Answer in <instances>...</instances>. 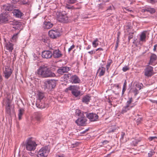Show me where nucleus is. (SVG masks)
Masks as SVG:
<instances>
[{
  "mask_svg": "<svg viewBox=\"0 0 157 157\" xmlns=\"http://www.w3.org/2000/svg\"><path fill=\"white\" fill-rule=\"evenodd\" d=\"M24 113V109H20L18 110V119L21 120L22 119V117Z\"/></svg>",
  "mask_w": 157,
  "mask_h": 157,
  "instance_id": "nucleus-36",
  "label": "nucleus"
},
{
  "mask_svg": "<svg viewBox=\"0 0 157 157\" xmlns=\"http://www.w3.org/2000/svg\"><path fill=\"white\" fill-rule=\"evenodd\" d=\"M13 13L16 17L20 18H23L24 14L19 9H14Z\"/></svg>",
  "mask_w": 157,
  "mask_h": 157,
  "instance_id": "nucleus-15",
  "label": "nucleus"
},
{
  "mask_svg": "<svg viewBox=\"0 0 157 157\" xmlns=\"http://www.w3.org/2000/svg\"><path fill=\"white\" fill-rule=\"evenodd\" d=\"M6 107L10 108V103L9 101L7 102Z\"/></svg>",
  "mask_w": 157,
  "mask_h": 157,
  "instance_id": "nucleus-61",
  "label": "nucleus"
},
{
  "mask_svg": "<svg viewBox=\"0 0 157 157\" xmlns=\"http://www.w3.org/2000/svg\"><path fill=\"white\" fill-rule=\"evenodd\" d=\"M41 41L44 43H48L49 42V39L47 37L44 38L42 39Z\"/></svg>",
  "mask_w": 157,
  "mask_h": 157,
  "instance_id": "nucleus-46",
  "label": "nucleus"
},
{
  "mask_svg": "<svg viewBox=\"0 0 157 157\" xmlns=\"http://www.w3.org/2000/svg\"><path fill=\"white\" fill-rule=\"evenodd\" d=\"M20 32V31H19L17 33H15L13 34L11 39L10 40V41L12 42H16L17 38H18V35Z\"/></svg>",
  "mask_w": 157,
  "mask_h": 157,
  "instance_id": "nucleus-30",
  "label": "nucleus"
},
{
  "mask_svg": "<svg viewBox=\"0 0 157 157\" xmlns=\"http://www.w3.org/2000/svg\"><path fill=\"white\" fill-rule=\"evenodd\" d=\"M86 117L89 119L90 122L97 121L98 118V115L93 113H87Z\"/></svg>",
  "mask_w": 157,
  "mask_h": 157,
  "instance_id": "nucleus-8",
  "label": "nucleus"
},
{
  "mask_svg": "<svg viewBox=\"0 0 157 157\" xmlns=\"http://www.w3.org/2000/svg\"><path fill=\"white\" fill-rule=\"evenodd\" d=\"M135 32H131L128 33V34H126L125 35L128 36V43H129L130 40L131 39L133 38L134 36V33Z\"/></svg>",
  "mask_w": 157,
  "mask_h": 157,
  "instance_id": "nucleus-29",
  "label": "nucleus"
},
{
  "mask_svg": "<svg viewBox=\"0 0 157 157\" xmlns=\"http://www.w3.org/2000/svg\"><path fill=\"white\" fill-rule=\"evenodd\" d=\"M146 38V32H142L140 36V40L141 41H144Z\"/></svg>",
  "mask_w": 157,
  "mask_h": 157,
  "instance_id": "nucleus-35",
  "label": "nucleus"
},
{
  "mask_svg": "<svg viewBox=\"0 0 157 157\" xmlns=\"http://www.w3.org/2000/svg\"><path fill=\"white\" fill-rule=\"evenodd\" d=\"M70 70V68L68 67H59L57 70V73L59 74L62 75L64 73L67 72Z\"/></svg>",
  "mask_w": 157,
  "mask_h": 157,
  "instance_id": "nucleus-14",
  "label": "nucleus"
},
{
  "mask_svg": "<svg viewBox=\"0 0 157 157\" xmlns=\"http://www.w3.org/2000/svg\"><path fill=\"white\" fill-rule=\"evenodd\" d=\"M8 15L6 12H4L0 14V24L6 23L9 22Z\"/></svg>",
  "mask_w": 157,
  "mask_h": 157,
  "instance_id": "nucleus-12",
  "label": "nucleus"
},
{
  "mask_svg": "<svg viewBox=\"0 0 157 157\" xmlns=\"http://www.w3.org/2000/svg\"><path fill=\"white\" fill-rule=\"evenodd\" d=\"M112 61L111 59H109L107 62V64L106 65V70L107 71L110 65L112 63Z\"/></svg>",
  "mask_w": 157,
  "mask_h": 157,
  "instance_id": "nucleus-41",
  "label": "nucleus"
},
{
  "mask_svg": "<svg viewBox=\"0 0 157 157\" xmlns=\"http://www.w3.org/2000/svg\"><path fill=\"white\" fill-rule=\"evenodd\" d=\"M77 0H67V2L68 4H73L76 3L77 2Z\"/></svg>",
  "mask_w": 157,
  "mask_h": 157,
  "instance_id": "nucleus-45",
  "label": "nucleus"
},
{
  "mask_svg": "<svg viewBox=\"0 0 157 157\" xmlns=\"http://www.w3.org/2000/svg\"><path fill=\"white\" fill-rule=\"evenodd\" d=\"M154 74L153 68L152 66L148 65L144 70V75L146 77H150Z\"/></svg>",
  "mask_w": 157,
  "mask_h": 157,
  "instance_id": "nucleus-6",
  "label": "nucleus"
},
{
  "mask_svg": "<svg viewBox=\"0 0 157 157\" xmlns=\"http://www.w3.org/2000/svg\"><path fill=\"white\" fill-rule=\"evenodd\" d=\"M37 146L34 141L32 140V137L29 138L26 140L25 148L26 150L29 151H33L36 148Z\"/></svg>",
  "mask_w": 157,
  "mask_h": 157,
  "instance_id": "nucleus-3",
  "label": "nucleus"
},
{
  "mask_svg": "<svg viewBox=\"0 0 157 157\" xmlns=\"http://www.w3.org/2000/svg\"><path fill=\"white\" fill-rule=\"evenodd\" d=\"M80 82V80L78 77L76 75H72L71 79L70 82L72 83H79Z\"/></svg>",
  "mask_w": 157,
  "mask_h": 157,
  "instance_id": "nucleus-19",
  "label": "nucleus"
},
{
  "mask_svg": "<svg viewBox=\"0 0 157 157\" xmlns=\"http://www.w3.org/2000/svg\"><path fill=\"white\" fill-rule=\"evenodd\" d=\"M107 9L106 11L107 12L109 13H110L112 12V10L114 9V7L113 6L112 4H109V5L107 7Z\"/></svg>",
  "mask_w": 157,
  "mask_h": 157,
  "instance_id": "nucleus-31",
  "label": "nucleus"
},
{
  "mask_svg": "<svg viewBox=\"0 0 157 157\" xmlns=\"http://www.w3.org/2000/svg\"><path fill=\"white\" fill-rule=\"evenodd\" d=\"M124 10L126 11L129 12H130V13H132V12H133V11H132V10H130L127 8H125Z\"/></svg>",
  "mask_w": 157,
  "mask_h": 157,
  "instance_id": "nucleus-58",
  "label": "nucleus"
},
{
  "mask_svg": "<svg viewBox=\"0 0 157 157\" xmlns=\"http://www.w3.org/2000/svg\"><path fill=\"white\" fill-rule=\"evenodd\" d=\"M129 68L127 66H125L122 68V70L124 72H126V71L129 70Z\"/></svg>",
  "mask_w": 157,
  "mask_h": 157,
  "instance_id": "nucleus-51",
  "label": "nucleus"
},
{
  "mask_svg": "<svg viewBox=\"0 0 157 157\" xmlns=\"http://www.w3.org/2000/svg\"><path fill=\"white\" fill-rule=\"evenodd\" d=\"M147 12H149L151 14H153L155 13V10L153 8H151L150 6H147Z\"/></svg>",
  "mask_w": 157,
  "mask_h": 157,
  "instance_id": "nucleus-37",
  "label": "nucleus"
},
{
  "mask_svg": "<svg viewBox=\"0 0 157 157\" xmlns=\"http://www.w3.org/2000/svg\"><path fill=\"white\" fill-rule=\"evenodd\" d=\"M147 7H145L144 8L142 9V11L143 12H147Z\"/></svg>",
  "mask_w": 157,
  "mask_h": 157,
  "instance_id": "nucleus-63",
  "label": "nucleus"
},
{
  "mask_svg": "<svg viewBox=\"0 0 157 157\" xmlns=\"http://www.w3.org/2000/svg\"><path fill=\"white\" fill-rule=\"evenodd\" d=\"M87 119L85 117H78L75 122L79 126H84L86 125Z\"/></svg>",
  "mask_w": 157,
  "mask_h": 157,
  "instance_id": "nucleus-7",
  "label": "nucleus"
},
{
  "mask_svg": "<svg viewBox=\"0 0 157 157\" xmlns=\"http://www.w3.org/2000/svg\"><path fill=\"white\" fill-rule=\"evenodd\" d=\"M74 86V85H73V86L71 85V86H70L69 87L66 88L65 89V92H67L69 90L72 91V89H73Z\"/></svg>",
  "mask_w": 157,
  "mask_h": 157,
  "instance_id": "nucleus-44",
  "label": "nucleus"
},
{
  "mask_svg": "<svg viewBox=\"0 0 157 157\" xmlns=\"http://www.w3.org/2000/svg\"><path fill=\"white\" fill-rule=\"evenodd\" d=\"M49 36L53 39H55L61 36L60 33L58 29H51L48 32Z\"/></svg>",
  "mask_w": 157,
  "mask_h": 157,
  "instance_id": "nucleus-5",
  "label": "nucleus"
},
{
  "mask_svg": "<svg viewBox=\"0 0 157 157\" xmlns=\"http://www.w3.org/2000/svg\"><path fill=\"white\" fill-rule=\"evenodd\" d=\"M12 71L11 68H5L4 71V76L6 78L8 79L11 76Z\"/></svg>",
  "mask_w": 157,
  "mask_h": 157,
  "instance_id": "nucleus-20",
  "label": "nucleus"
},
{
  "mask_svg": "<svg viewBox=\"0 0 157 157\" xmlns=\"http://www.w3.org/2000/svg\"><path fill=\"white\" fill-rule=\"evenodd\" d=\"M1 8L2 11H5L6 12L12 11L13 9V6L9 4L3 5L1 6Z\"/></svg>",
  "mask_w": 157,
  "mask_h": 157,
  "instance_id": "nucleus-17",
  "label": "nucleus"
},
{
  "mask_svg": "<svg viewBox=\"0 0 157 157\" xmlns=\"http://www.w3.org/2000/svg\"><path fill=\"white\" fill-rule=\"evenodd\" d=\"M88 53L90 55H92L93 54H95V50H92L88 52Z\"/></svg>",
  "mask_w": 157,
  "mask_h": 157,
  "instance_id": "nucleus-56",
  "label": "nucleus"
},
{
  "mask_svg": "<svg viewBox=\"0 0 157 157\" xmlns=\"http://www.w3.org/2000/svg\"><path fill=\"white\" fill-rule=\"evenodd\" d=\"M99 42L98 40V38H96L94 40L92 43V44L93 47L94 48H95L97 47V46L98 45V43Z\"/></svg>",
  "mask_w": 157,
  "mask_h": 157,
  "instance_id": "nucleus-38",
  "label": "nucleus"
},
{
  "mask_svg": "<svg viewBox=\"0 0 157 157\" xmlns=\"http://www.w3.org/2000/svg\"><path fill=\"white\" fill-rule=\"evenodd\" d=\"M91 100V97L86 95L83 96L82 98V102L86 104H88Z\"/></svg>",
  "mask_w": 157,
  "mask_h": 157,
  "instance_id": "nucleus-22",
  "label": "nucleus"
},
{
  "mask_svg": "<svg viewBox=\"0 0 157 157\" xmlns=\"http://www.w3.org/2000/svg\"><path fill=\"white\" fill-rule=\"evenodd\" d=\"M127 82L125 80L124 81V84H123V87L122 92V95H123L124 94V92H125V90H126V87H127Z\"/></svg>",
  "mask_w": 157,
  "mask_h": 157,
  "instance_id": "nucleus-40",
  "label": "nucleus"
},
{
  "mask_svg": "<svg viewBox=\"0 0 157 157\" xmlns=\"http://www.w3.org/2000/svg\"><path fill=\"white\" fill-rule=\"evenodd\" d=\"M51 50L52 51V56L54 58H58L61 57L63 54L58 48L54 49L51 48Z\"/></svg>",
  "mask_w": 157,
  "mask_h": 157,
  "instance_id": "nucleus-9",
  "label": "nucleus"
},
{
  "mask_svg": "<svg viewBox=\"0 0 157 157\" xmlns=\"http://www.w3.org/2000/svg\"><path fill=\"white\" fill-rule=\"evenodd\" d=\"M57 80L54 79L48 80L45 81L43 82V86L45 89L51 90L54 88L56 86Z\"/></svg>",
  "mask_w": 157,
  "mask_h": 157,
  "instance_id": "nucleus-2",
  "label": "nucleus"
},
{
  "mask_svg": "<svg viewBox=\"0 0 157 157\" xmlns=\"http://www.w3.org/2000/svg\"><path fill=\"white\" fill-rule=\"evenodd\" d=\"M65 7L68 9H75L73 6H71L68 4H66Z\"/></svg>",
  "mask_w": 157,
  "mask_h": 157,
  "instance_id": "nucleus-47",
  "label": "nucleus"
},
{
  "mask_svg": "<svg viewBox=\"0 0 157 157\" xmlns=\"http://www.w3.org/2000/svg\"><path fill=\"white\" fill-rule=\"evenodd\" d=\"M22 4L23 5H25L28 4V1H26L25 0H23V1H22Z\"/></svg>",
  "mask_w": 157,
  "mask_h": 157,
  "instance_id": "nucleus-60",
  "label": "nucleus"
},
{
  "mask_svg": "<svg viewBox=\"0 0 157 157\" xmlns=\"http://www.w3.org/2000/svg\"><path fill=\"white\" fill-rule=\"evenodd\" d=\"M155 153V152L152 150H151L149 153H148V157H151L152 155H154V154Z\"/></svg>",
  "mask_w": 157,
  "mask_h": 157,
  "instance_id": "nucleus-48",
  "label": "nucleus"
},
{
  "mask_svg": "<svg viewBox=\"0 0 157 157\" xmlns=\"http://www.w3.org/2000/svg\"><path fill=\"white\" fill-rule=\"evenodd\" d=\"M148 2L151 4H154L157 2V0H148Z\"/></svg>",
  "mask_w": 157,
  "mask_h": 157,
  "instance_id": "nucleus-57",
  "label": "nucleus"
},
{
  "mask_svg": "<svg viewBox=\"0 0 157 157\" xmlns=\"http://www.w3.org/2000/svg\"><path fill=\"white\" fill-rule=\"evenodd\" d=\"M13 45L12 43L9 42L7 43L6 45V48L10 52H12L13 49Z\"/></svg>",
  "mask_w": 157,
  "mask_h": 157,
  "instance_id": "nucleus-27",
  "label": "nucleus"
},
{
  "mask_svg": "<svg viewBox=\"0 0 157 157\" xmlns=\"http://www.w3.org/2000/svg\"><path fill=\"white\" fill-rule=\"evenodd\" d=\"M38 99L37 101H44L46 99L44 93L39 92L38 94Z\"/></svg>",
  "mask_w": 157,
  "mask_h": 157,
  "instance_id": "nucleus-26",
  "label": "nucleus"
},
{
  "mask_svg": "<svg viewBox=\"0 0 157 157\" xmlns=\"http://www.w3.org/2000/svg\"><path fill=\"white\" fill-rule=\"evenodd\" d=\"M133 101V99L132 97L129 98L128 100L127 101L126 103V105L131 108H133V106H130V105L132 104Z\"/></svg>",
  "mask_w": 157,
  "mask_h": 157,
  "instance_id": "nucleus-34",
  "label": "nucleus"
},
{
  "mask_svg": "<svg viewBox=\"0 0 157 157\" xmlns=\"http://www.w3.org/2000/svg\"><path fill=\"white\" fill-rule=\"evenodd\" d=\"M6 110L7 113L10 115L11 114L10 108L6 107Z\"/></svg>",
  "mask_w": 157,
  "mask_h": 157,
  "instance_id": "nucleus-50",
  "label": "nucleus"
},
{
  "mask_svg": "<svg viewBox=\"0 0 157 157\" xmlns=\"http://www.w3.org/2000/svg\"><path fill=\"white\" fill-rule=\"evenodd\" d=\"M71 76L72 75L71 74H65L61 77V78L63 79L64 81L66 82H67L68 81L70 82Z\"/></svg>",
  "mask_w": 157,
  "mask_h": 157,
  "instance_id": "nucleus-24",
  "label": "nucleus"
},
{
  "mask_svg": "<svg viewBox=\"0 0 157 157\" xmlns=\"http://www.w3.org/2000/svg\"><path fill=\"white\" fill-rule=\"evenodd\" d=\"M37 74L40 77L44 78H53L56 76L55 73L47 66L41 65L37 70Z\"/></svg>",
  "mask_w": 157,
  "mask_h": 157,
  "instance_id": "nucleus-1",
  "label": "nucleus"
},
{
  "mask_svg": "<svg viewBox=\"0 0 157 157\" xmlns=\"http://www.w3.org/2000/svg\"><path fill=\"white\" fill-rule=\"evenodd\" d=\"M79 86L76 85H74L73 89H72L71 94L75 97H79L82 95V94H81L80 91L79 90Z\"/></svg>",
  "mask_w": 157,
  "mask_h": 157,
  "instance_id": "nucleus-11",
  "label": "nucleus"
},
{
  "mask_svg": "<svg viewBox=\"0 0 157 157\" xmlns=\"http://www.w3.org/2000/svg\"><path fill=\"white\" fill-rule=\"evenodd\" d=\"M131 109V108L128 106H127V105H126L122 108L121 113L122 114H124L126 113L128 111L130 110Z\"/></svg>",
  "mask_w": 157,
  "mask_h": 157,
  "instance_id": "nucleus-32",
  "label": "nucleus"
},
{
  "mask_svg": "<svg viewBox=\"0 0 157 157\" xmlns=\"http://www.w3.org/2000/svg\"><path fill=\"white\" fill-rule=\"evenodd\" d=\"M36 105L38 108L42 109L48 107L47 104L44 102V101H37Z\"/></svg>",
  "mask_w": 157,
  "mask_h": 157,
  "instance_id": "nucleus-16",
  "label": "nucleus"
},
{
  "mask_svg": "<svg viewBox=\"0 0 157 157\" xmlns=\"http://www.w3.org/2000/svg\"><path fill=\"white\" fill-rule=\"evenodd\" d=\"M75 47V46L74 44H73L72 46H71V47L68 48V52H70L73 48H74Z\"/></svg>",
  "mask_w": 157,
  "mask_h": 157,
  "instance_id": "nucleus-54",
  "label": "nucleus"
},
{
  "mask_svg": "<svg viewBox=\"0 0 157 157\" xmlns=\"http://www.w3.org/2000/svg\"><path fill=\"white\" fill-rule=\"evenodd\" d=\"M34 117L36 121L40 122L42 118V115L41 112H36L34 113Z\"/></svg>",
  "mask_w": 157,
  "mask_h": 157,
  "instance_id": "nucleus-23",
  "label": "nucleus"
},
{
  "mask_svg": "<svg viewBox=\"0 0 157 157\" xmlns=\"http://www.w3.org/2000/svg\"><path fill=\"white\" fill-rule=\"evenodd\" d=\"M105 5L104 4V2H102L98 5V8L102 10L105 7Z\"/></svg>",
  "mask_w": 157,
  "mask_h": 157,
  "instance_id": "nucleus-43",
  "label": "nucleus"
},
{
  "mask_svg": "<svg viewBox=\"0 0 157 157\" xmlns=\"http://www.w3.org/2000/svg\"><path fill=\"white\" fill-rule=\"evenodd\" d=\"M138 144V142L136 140L134 141H132V142L131 143V144L134 146H136Z\"/></svg>",
  "mask_w": 157,
  "mask_h": 157,
  "instance_id": "nucleus-49",
  "label": "nucleus"
},
{
  "mask_svg": "<svg viewBox=\"0 0 157 157\" xmlns=\"http://www.w3.org/2000/svg\"><path fill=\"white\" fill-rule=\"evenodd\" d=\"M44 24L43 27L44 29H49L51 28L54 25L52 23L49 21H44Z\"/></svg>",
  "mask_w": 157,
  "mask_h": 157,
  "instance_id": "nucleus-25",
  "label": "nucleus"
},
{
  "mask_svg": "<svg viewBox=\"0 0 157 157\" xmlns=\"http://www.w3.org/2000/svg\"><path fill=\"white\" fill-rule=\"evenodd\" d=\"M64 13H65V11L59 13V15L58 16L59 20L60 21L63 23L66 22L67 21L68 18L67 15Z\"/></svg>",
  "mask_w": 157,
  "mask_h": 157,
  "instance_id": "nucleus-13",
  "label": "nucleus"
},
{
  "mask_svg": "<svg viewBox=\"0 0 157 157\" xmlns=\"http://www.w3.org/2000/svg\"><path fill=\"white\" fill-rule=\"evenodd\" d=\"M130 92L133 94L134 96H136L139 93V90L136 88H131L130 90Z\"/></svg>",
  "mask_w": 157,
  "mask_h": 157,
  "instance_id": "nucleus-33",
  "label": "nucleus"
},
{
  "mask_svg": "<svg viewBox=\"0 0 157 157\" xmlns=\"http://www.w3.org/2000/svg\"><path fill=\"white\" fill-rule=\"evenodd\" d=\"M125 135V133L123 132H122L121 134V139L123 140L124 139V136Z\"/></svg>",
  "mask_w": 157,
  "mask_h": 157,
  "instance_id": "nucleus-62",
  "label": "nucleus"
},
{
  "mask_svg": "<svg viewBox=\"0 0 157 157\" xmlns=\"http://www.w3.org/2000/svg\"><path fill=\"white\" fill-rule=\"evenodd\" d=\"M143 85L142 83H137L136 85V87L139 89L138 90H140L142 88H143Z\"/></svg>",
  "mask_w": 157,
  "mask_h": 157,
  "instance_id": "nucleus-42",
  "label": "nucleus"
},
{
  "mask_svg": "<svg viewBox=\"0 0 157 157\" xmlns=\"http://www.w3.org/2000/svg\"><path fill=\"white\" fill-rule=\"evenodd\" d=\"M124 28L128 33L133 32L132 24L128 22L126 25L124 26Z\"/></svg>",
  "mask_w": 157,
  "mask_h": 157,
  "instance_id": "nucleus-18",
  "label": "nucleus"
},
{
  "mask_svg": "<svg viewBox=\"0 0 157 157\" xmlns=\"http://www.w3.org/2000/svg\"><path fill=\"white\" fill-rule=\"evenodd\" d=\"M105 68H102H102H101L100 69V71H99L98 72H99V76L100 77L101 76L103 75L105 73Z\"/></svg>",
  "mask_w": 157,
  "mask_h": 157,
  "instance_id": "nucleus-39",
  "label": "nucleus"
},
{
  "mask_svg": "<svg viewBox=\"0 0 157 157\" xmlns=\"http://www.w3.org/2000/svg\"><path fill=\"white\" fill-rule=\"evenodd\" d=\"M157 47V44H155L154 46L153 51H155L156 50V47Z\"/></svg>",
  "mask_w": 157,
  "mask_h": 157,
  "instance_id": "nucleus-64",
  "label": "nucleus"
},
{
  "mask_svg": "<svg viewBox=\"0 0 157 157\" xmlns=\"http://www.w3.org/2000/svg\"><path fill=\"white\" fill-rule=\"evenodd\" d=\"M48 146H46L42 147L38 151L37 157H47L50 151Z\"/></svg>",
  "mask_w": 157,
  "mask_h": 157,
  "instance_id": "nucleus-4",
  "label": "nucleus"
},
{
  "mask_svg": "<svg viewBox=\"0 0 157 157\" xmlns=\"http://www.w3.org/2000/svg\"><path fill=\"white\" fill-rule=\"evenodd\" d=\"M157 59V56L155 54H152L150 57V64L156 61Z\"/></svg>",
  "mask_w": 157,
  "mask_h": 157,
  "instance_id": "nucleus-28",
  "label": "nucleus"
},
{
  "mask_svg": "<svg viewBox=\"0 0 157 157\" xmlns=\"http://www.w3.org/2000/svg\"><path fill=\"white\" fill-rule=\"evenodd\" d=\"M11 2L13 4H16L18 2L19 0H10Z\"/></svg>",
  "mask_w": 157,
  "mask_h": 157,
  "instance_id": "nucleus-59",
  "label": "nucleus"
},
{
  "mask_svg": "<svg viewBox=\"0 0 157 157\" xmlns=\"http://www.w3.org/2000/svg\"><path fill=\"white\" fill-rule=\"evenodd\" d=\"M86 113H87L86 112H84L79 109H77L75 110V115L78 117H85L84 115Z\"/></svg>",
  "mask_w": 157,
  "mask_h": 157,
  "instance_id": "nucleus-21",
  "label": "nucleus"
},
{
  "mask_svg": "<svg viewBox=\"0 0 157 157\" xmlns=\"http://www.w3.org/2000/svg\"><path fill=\"white\" fill-rule=\"evenodd\" d=\"M155 139H157V137L156 136H151L148 138V140L150 141H151L153 140H155Z\"/></svg>",
  "mask_w": 157,
  "mask_h": 157,
  "instance_id": "nucleus-52",
  "label": "nucleus"
},
{
  "mask_svg": "<svg viewBox=\"0 0 157 157\" xmlns=\"http://www.w3.org/2000/svg\"><path fill=\"white\" fill-rule=\"evenodd\" d=\"M104 64H103L102 63H101L100 64V67H99V68L98 69V70H97V73H98V71H100V69L102 68V67L105 68L104 67Z\"/></svg>",
  "mask_w": 157,
  "mask_h": 157,
  "instance_id": "nucleus-53",
  "label": "nucleus"
},
{
  "mask_svg": "<svg viewBox=\"0 0 157 157\" xmlns=\"http://www.w3.org/2000/svg\"><path fill=\"white\" fill-rule=\"evenodd\" d=\"M50 48L49 50H45L42 52V58L46 59H50L52 56V51L51 50Z\"/></svg>",
  "mask_w": 157,
  "mask_h": 157,
  "instance_id": "nucleus-10",
  "label": "nucleus"
},
{
  "mask_svg": "<svg viewBox=\"0 0 157 157\" xmlns=\"http://www.w3.org/2000/svg\"><path fill=\"white\" fill-rule=\"evenodd\" d=\"M109 142V141L107 140H104L102 142V145H105V144H107Z\"/></svg>",
  "mask_w": 157,
  "mask_h": 157,
  "instance_id": "nucleus-55",
  "label": "nucleus"
}]
</instances>
